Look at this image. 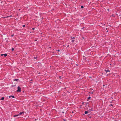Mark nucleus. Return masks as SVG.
Segmentation results:
<instances>
[{
  "mask_svg": "<svg viewBox=\"0 0 121 121\" xmlns=\"http://www.w3.org/2000/svg\"><path fill=\"white\" fill-rule=\"evenodd\" d=\"M89 77L90 78H91V77H90H90Z\"/></svg>",
  "mask_w": 121,
  "mask_h": 121,
  "instance_id": "7c9ffc66",
  "label": "nucleus"
},
{
  "mask_svg": "<svg viewBox=\"0 0 121 121\" xmlns=\"http://www.w3.org/2000/svg\"><path fill=\"white\" fill-rule=\"evenodd\" d=\"M91 98V97H89L88 98V99H90Z\"/></svg>",
  "mask_w": 121,
  "mask_h": 121,
  "instance_id": "f3484780",
  "label": "nucleus"
},
{
  "mask_svg": "<svg viewBox=\"0 0 121 121\" xmlns=\"http://www.w3.org/2000/svg\"><path fill=\"white\" fill-rule=\"evenodd\" d=\"M19 115V114H18V115H14L13 116V117H17V116H18Z\"/></svg>",
  "mask_w": 121,
  "mask_h": 121,
  "instance_id": "39448f33",
  "label": "nucleus"
},
{
  "mask_svg": "<svg viewBox=\"0 0 121 121\" xmlns=\"http://www.w3.org/2000/svg\"><path fill=\"white\" fill-rule=\"evenodd\" d=\"M110 105L111 106H113V105H112V104H111Z\"/></svg>",
  "mask_w": 121,
  "mask_h": 121,
  "instance_id": "412c9836",
  "label": "nucleus"
},
{
  "mask_svg": "<svg viewBox=\"0 0 121 121\" xmlns=\"http://www.w3.org/2000/svg\"><path fill=\"white\" fill-rule=\"evenodd\" d=\"M49 48H51V47H49Z\"/></svg>",
  "mask_w": 121,
  "mask_h": 121,
  "instance_id": "bb28decb",
  "label": "nucleus"
},
{
  "mask_svg": "<svg viewBox=\"0 0 121 121\" xmlns=\"http://www.w3.org/2000/svg\"><path fill=\"white\" fill-rule=\"evenodd\" d=\"M59 78H60V79H62L63 78V77H61V76H60L59 77Z\"/></svg>",
  "mask_w": 121,
  "mask_h": 121,
  "instance_id": "423d86ee",
  "label": "nucleus"
},
{
  "mask_svg": "<svg viewBox=\"0 0 121 121\" xmlns=\"http://www.w3.org/2000/svg\"><path fill=\"white\" fill-rule=\"evenodd\" d=\"M3 55H4L3 54H1V56H3Z\"/></svg>",
  "mask_w": 121,
  "mask_h": 121,
  "instance_id": "a211bd4d",
  "label": "nucleus"
},
{
  "mask_svg": "<svg viewBox=\"0 0 121 121\" xmlns=\"http://www.w3.org/2000/svg\"><path fill=\"white\" fill-rule=\"evenodd\" d=\"M12 51H13L14 50V49L13 48H12Z\"/></svg>",
  "mask_w": 121,
  "mask_h": 121,
  "instance_id": "dca6fc26",
  "label": "nucleus"
},
{
  "mask_svg": "<svg viewBox=\"0 0 121 121\" xmlns=\"http://www.w3.org/2000/svg\"><path fill=\"white\" fill-rule=\"evenodd\" d=\"M59 51H60V50H58V52H59Z\"/></svg>",
  "mask_w": 121,
  "mask_h": 121,
  "instance_id": "5701e85b",
  "label": "nucleus"
},
{
  "mask_svg": "<svg viewBox=\"0 0 121 121\" xmlns=\"http://www.w3.org/2000/svg\"><path fill=\"white\" fill-rule=\"evenodd\" d=\"M91 110H90L89 111H85V114H86L87 113H88V112H90Z\"/></svg>",
  "mask_w": 121,
  "mask_h": 121,
  "instance_id": "f03ea898",
  "label": "nucleus"
},
{
  "mask_svg": "<svg viewBox=\"0 0 121 121\" xmlns=\"http://www.w3.org/2000/svg\"><path fill=\"white\" fill-rule=\"evenodd\" d=\"M18 80V79H14V81H17Z\"/></svg>",
  "mask_w": 121,
  "mask_h": 121,
  "instance_id": "9b49d317",
  "label": "nucleus"
},
{
  "mask_svg": "<svg viewBox=\"0 0 121 121\" xmlns=\"http://www.w3.org/2000/svg\"><path fill=\"white\" fill-rule=\"evenodd\" d=\"M72 112V113H73V112Z\"/></svg>",
  "mask_w": 121,
  "mask_h": 121,
  "instance_id": "c756f323",
  "label": "nucleus"
},
{
  "mask_svg": "<svg viewBox=\"0 0 121 121\" xmlns=\"http://www.w3.org/2000/svg\"><path fill=\"white\" fill-rule=\"evenodd\" d=\"M4 97H2V98H1V99L2 100H4Z\"/></svg>",
  "mask_w": 121,
  "mask_h": 121,
  "instance_id": "9d476101",
  "label": "nucleus"
},
{
  "mask_svg": "<svg viewBox=\"0 0 121 121\" xmlns=\"http://www.w3.org/2000/svg\"><path fill=\"white\" fill-rule=\"evenodd\" d=\"M84 104V103H83H83H82V104Z\"/></svg>",
  "mask_w": 121,
  "mask_h": 121,
  "instance_id": "393cba45",
  "label": "nucleus"
},
{
  "mask_svg": "<svg viewBox=\"0 0 121 121\" xmlns=\"http://www.w3.org/2000/svg\"><path fill=\"white\" fill-rule=\"evenodd\" d=\"M69 45H68V46H67V47H69Z\"/></svg>",
  "mask_w": 121,
  "mask_h": 121,
  "instance_id": "b1692460",
  "label": "nucleus"
},
{
  "mask_svg": "<svg viewBox=\"0 0 121 121\" xmlns=\"http://www.w3.org/2000/svg\"><path fill=\"white\" fill-rule=\"evenodd\" d=\"M14 35L13 34V35H11V36L12 37H13V36H14Z\"/></svg>",
  "mask_w": 121,
  "mask_h": 121,
  "instance_id": "6ab92c4d",
  "label": "nucleus"
},
{
  "mask_svg": "<svg viewBox=\"0 0 121 121\" xmlns=\"http://www.w3.org/2000/svg\"><path fill=\"white\" fill-rule=\"evenodd\" d=\"M105 71H106V73H107V72H109L110 71L109 70H105Z\"/></svg>",
  "mask_w": 121,
  "mask_h": 121,
  "instance_id": "1a4fd4ad",
  "label": "nucleus"
},
{
  "mask_svg": "<svg viewBox=\"0 0 121 121\" xmlns=\"http://www.w3.org/2000/svg\"><path fill=\"white\" fill-rule=\"evenodd\" d=\"M81 8L82 9L83 8V6H81Z\"/></svg>",
  "mask_w": 121,
  "mask_h": 121,
  "instance_id": "f8f14e48",
  "label": "nucleus"
},
{
  "mask_svg": "<svg viewBox=\"0 0 121 121\" xmlns=\"http://www.w3.org/2000/svg\"><path fill=\"white\" fill-rule=\"evenodd\" d=\"M72 42H73L74 41V40L73 39H72Z\"/></svg>",
  "mask_w": 121,
  "mask_h": 121,
  "instance_id": "4468645a",
  "label": "nucleus"
},
{
  "mask_svg": "<svg viewBox=\"0 0 121 121\" xmlns=\"http://www.w3.org/2000/svg\"><path fill=\"white\" fill-rule=\"evenodd\" d=\"M36 40H35V41H36Z\"/></svg>",
  "mask_w": 121,
  "mask_h": 121,
  "instance_id": "a878e982",
  "label": "nucleus"
},
{
  "mask_svg": "<svg viewBox=\"0 0 121 121\" xmlns=\"http://www.w3.org/2000/svg\"><path fill=\"white\" fill-rule=\"evenodd\" d=\"M25 25H23V27H25Z\"/></svg>",
  "mask_w": 121,
  "mask_h": 121,
  "instance_id": "aec40b11",
  "label": "nucleus"
},
{
  "mask_svg": "<svg viewBox=\"0 0 121 121\" xmlns=\"http://www.w3.org/2000/svg\"><path fill=\"white\" fill-rule=\"evenodd\" d=\"M9 98H10L11 97H12L13 98H14L15 97L13 95L9 96Z\"/></svg>",
  "mask_w": 121,
  "mask_h": 121,
  "instance_id": "20e7f679",
  "label": "nucleus"
},
{
  "mask_svg": "<svg viewBox=\"0 0 121 121\" xmlns=\"http://www.w3.org/2000/svg\"><path fill=\"white\" fill-rule=\"evenodd\" d=\"M32 29L33 30H34L35 29V28H33Z\"/></svg>",
  "mask_w": 121,
  "mask_h": 121,
  "instance_id": "4be33fe9",
  "label": "nucleus"
},
{
  "mask_svg": "<svg viewBox=\"0 0 121 121\" xmlns=\"http://www.w3.org/2000/svg\"><path fill=\"white\" fill-rule=\"evenodd\" d=\"M20 10V9H19V10Z\"/></svg>",
  "mask_w": 121,
  "mask_h": 121,
  "instance_id": "cd10ccee",
  "label": "nucleus"
},
{
  "mask_svg": "<svg viewBox=\"0 0 121 121\" xmlns=\"http://www.w3.org/2000/svg\"><path fill=\"white\" fill-rule=\"evenodd\" d=\"M105 86L104 85L103 86Z\"/></svg>",
  "mask_w": 121,
  "mask_h": 121,
  "instance_id": "c85d7f7f",
  "label": "nucleus"
},
{
  "mask_svg": "<svg viewBox=\"0 0 121 121\" xmlns=\"http://www.w3.org/2000/svg\"><path fill=\"white\" fill-rule=\"evenodd\" d=\"M24 113V112H20L19 113V115H21V114H23Z\"/></svg>",
  "mask_w": 121,
  "mask_h": 121,
  "instance_id": "7ed1b4c3",
  "label": "nucleus"
},
{
  "mask_svg": "<svg viewBox=\"0 0 121 121\" xmlns=\"http://www.w3.org/2000/svg\"><path fill=\"white\" fill-rule=\"evenodd\" d=\"M11 16H12V15H10V16H7V17H7H7H11Z\"/></svg>",
  "mask_w": 121,
  "mask_h": 121,
  "instance_id": "ddd939ff",
  "label": "nucleus"
},
{
  "mask_svg": "<svg viewBox=\"0 0 121 121\" xmlns=\"http://www.w3.org/2000/svg\"><path fill=\"white\" fill-rule=\"evenodd\" d=\"M37 57H34V58L35 59H37Z\"/></svg>",
  "mask_w": 121,
  "mask_h": 121,
  "instance_id": "2eb2a0df",
  "label": "nucleus"
},
{
  "mask_svg": "<svg viewBox=\"0 0 121 121\" xmlns=\"http://www.w3.org/2000/svg\"><path fill=\"white\" fill-rule=\"evenodd\" d=\"M4 55V56L5 57L7 56V54H3Z\"/></svg>",
  "mask_w": 121,
  "mask_h": 121,
  "instance_id": "0eeeda50",
  "label": "nucleus"
},
{
  "mask_svg": "<svg viewBox=\"0 0 121 121\" xmlns=\"http://www.w3.org/2000/svg\"><path fill=\"white\" fill-rule=\"evenodd\" d=\"M75 39V38L74 37H71V39Z\"/></svg>",
  "mask_w": 121,
  "mask_h": 121,
  "instance_id": "6e6552de",
  "label": "nucleus"
},
{
  "mask_svg": "<svg viewBox=\"0 0 121 121\" xmlns=\"http://www.w3.org/2000/svg\"><path fill=\"white\" fill-rule=\"evenodd\" d=\"M17 89H18L17 91V92H21V89L19 86H18V87Z\"/></svg>",
  "mask_w": 121,
  "mask_h": 121,
  "instance_id": "f257e3e1",
  "label": "nucleus"
}]
</instances>
